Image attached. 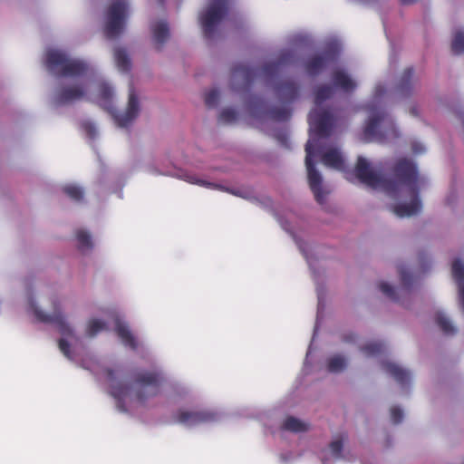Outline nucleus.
<instances>
[{"mask_svg":"<svg viewBox=\"0 0 464 464\" xmlns=\"http://www.w3.org/2000/svg\"><path fill=\"white\" fill-rule=\"evenodd\" d=\"M113 96L112 88L107 83L99 85L98 100L102 107L107 111H111V100Z\"/></svg>","mask_w":464,"mask_h":464,"instance_id":"21","label":"nucleus"},{"mask_svg":"<svg viewBox=\"0 0 464 464\" xmlns=\"http://www.w3.org/2000/svg\"><path fill=\"white\" fill-rule=\"evenodd\" d=\"M283 429L293 432H302L308 430V425L305 422L290 416L284 420Z\"/></svg>","mask_w":464,"mask_h":464,"instance_id":"25","label":"nucleus"},{"mask_svg":"<svg viewBox=\"0 0 464 464\" xmlns=\"http://www.w3.org/2000/svg\"><path fill=\"white\" fill-rule=\"evenodd\" d=\"M346 340H347V341H353V337H352V336H351L350 338H347Z\"/></svg>","mask_w":464,"mask_h":464,"instance_id":"48","label":"nucleus"},{"mask_svg":"<svg viewBox=\"0 0 464 464\" xmlns=\"http://www.w3.org/2000/svg\"><path fill=\"white\" fill-rule=\"evenodd\" d=\"M215 420L216 414L208 411H187L180 409L174 415L175 422L188 427L211 422Z\"/></svg>","mask_w":464,"mask_h":464,"instance_id":"10","label":"nucleus"},{"mask_svg":"<svg viewBox=\"0 0 464 464\" xmlns=\"http://www.w3.org/2000/svg\"><path fill=\"white\" fill-rule=\"evenodd\" d=\"M104 372L110 382L111 394L117 401V408L122 412L127 411L124 399L129 395L130 387L129 384L118 380V376L121 372V369L106 368Z\"/></svg>","mask_w":464,"mask_h":464,"instance_id":"7","label":"nucleus"},{"mask_svg":"<svg viewBox=\"0 0 464 464\" xmlns=\"http://www.w3.org/2000/svg\"><path fill=\"white\" fill-rule=\"evenodd\" d=\"M275 138L280 143V145H282L283 147H285L286 149H290V146H289V137H288V134H287L286 131L277 132L275 135Z\"/></svg>","mask_w":464,"mask_h":464,"instance_id":"42","label":"nucleus"},{"mask_svg":"<svg viewBox=\"0 0 464 464\" xmlns=\"http://www.w3.org/2000/svg\"><path fill=\"white\" fill-rule=\"evenodd\" d=\"M189 182L193 183V184H198L200 186H205V187H218L217 185H214L210 182L204 181L202 179H198L195 177H189Z\"/></svg>","mask_w":464,"mask_h":464,"instance_id":"43","label":"nucleus"},{"mask_svg":"<svg viewBox=\"0 0 464 464\" xmlns=\"http://www.w3.org/2000/svg\"><path fill=\"white\" fill-rule=\"evenodd\" d=\"M330 450L334 456L340 457L343 450V440H335L330 443Z\"/></svg>","mask_w":464,"mask_h":464,"instance_id":"41","label":"nucleus"},{"mask_svg":"<svg viewBox=\"0 0 464 464\" xmlns=\"http://www.w3.org/2000/svg\"><path fill=\"white\" fill-rule=\"evenodd\" d=\"M219 99V93L217 90L213 89L205 94V104L208 108H214L217 106Z\"/></svg>","mask_w":464,"mask_h":464,"instance_id":"35","label":"nucleus"},{"mask_svg":"<svg viewBox=\"0 0 464 464\" xmlns=\"http://www.w3.org/2000/svg\"><path fill=\"white\" fill-rule=\"evenodd\" d=\"M379 289L381 290V292L383 295H385L391 300L395 301V302L398 301L395 290L388 283H385V282L380 283Z\"/></svg>","mask_w":464,"mask_h":464,"instance_id":"37","label":"nucleus"},{"mask_svg":"<svg viewBox=\"0 0 464 464\" xmlns=\"http://www.w3.org/2000/svg\"><path fill=\"white\" fill-rule=\"evenodd\" d=\"M237 120V112L233 109H224L219 114V121L224 123H232Z\"/></svg>","mask_w":464,"mask_h":464,"instance_id":"36","label":"nucleus"},{"mask_svg":"<svg viewBox=\"0 0 464 464\" xmlns=\"http://www.w3.org/2000/svg\"><path fill=\"white\" fill-rule=\"evenodd\" d=\"M45 66L49 72L60 77H78L88 72V64L83 61L70 59L58 50H49L45 54Z\"/></svg>","mask_w":464,"mask_h":464,"instance_id":"4","label":"nucleus"},{"mask_svg":"<svg viewBox=\"0 0 464 464\" xmlns=\"http://www.w3.org/2000/svg\"><path fill=\"white\" fill-rule=\"evenodd\" d=\"M339 50L336 46H328L321 53L314 54L304 63L306 72L311 76L319 74L329 63L336 61Z\"/></svg>","mask_w":464,"mask_h":464,"instance_id":"8","label":"nucleus"},{"mask_svg":"<svg viewBox=\"0 0 464 464\" xmlns=\"http://www.w3.org/2000/svg\"><path fill=\"white\" fill-rule=\"evenodd\" d=\"M276 92L283 102H292L298 96V86L293 81H284L276 86Z\"/></svg>","mask_w":464,"mask_h":464,"instance_id":"16","label":"nucleus"},{"mask_svg":"<svg viewBox=\"0 0 464 464\" xmlns=\"http://www.w3.org/2000/svg\"><path fill=\"white\" fill-rule=\"evenodd\" d=\"M411 113L413 116H417V115H418V113H417V110H416V108H412V109L411 110Z\"/></svg>","mask_w":464,"mask_h":464,"instance_id":"47","label":"nucleus"},{"mask_svg":"<svg viewBox=\"0 0 464 464\" xmlns=\"http://www.w3.org/2000/svg\"><path fill=\"white\" fill-rule=\"evenodd\" d=\"M58 346H59L60 351L63 353V355L66 358H68V359L72 358L71 348H70V343L65 339L61 338L58 341Z\"/></svg>","mask_w":464,"mask_h":464,"instance_id":"39","label":"nucleus"},{"mask_svg":"<svg viewBox=\"0 0 464 464\" xmlns=\"http://www.w3.org/2000/svg\"><path fill=\"white\" fill-rule=\"evenodd\" d=\"M294 53L290 50L282 51L275 62L266 63L262 67V73L265 77L270 78L277 74L280 71V67L294 61Z\"/></svg>","mask_w":464,"mask_h":464,"instance_id":"14","label":"nucleus"},{"mask_svg":"<svg viewBox=\"0 0 464 464\" xmlns=\"http://www.w3.org/2000/svg\"><path fill=\"white\" fill-rule=\"evenodd\" d=\"M413 69L407 68L402 72L399 83H398V89L402 94H408L411 88V80L413 77Z\"/></svg>","mask_w":464,"mask_h":464,"instance_id":"24","label":"nucleus"},{"mask_svg":"<svg viewBox=\"0 0 464 464\" xmlns=\"http://www.w3.org/2000/svg\"><path fill=\"white\" fill-rule=\"evenodd\" d=\"M105 328V323L98 320V319H92L89 322L88 327H87V334L90 337H93L96 335L99 332L102 331Z\"/></svg>","mask_w":464,"mask_h":464,"instance_id":"34","label":"nucleus"},{"mask_svg":"<svg viewBox=\"0 0 464 464\" xmlns=\"http://www.w3.org/2000/svg\"><path fill=\"white\" fill-rule=\"evenodd\" d=\"M76 238L78 241V247L81 251L92 248V241L91 236L86 231L82 229L78 230L76 232Z\"/></svg>","mask_w":464,"mask_h":464,"instance_id":"29","label":"nucleus"},{"mask_svg":"<svg viewBox=\"0 0 464 464\" xmlns=\"http://www.w3.org/2000/svg\"><path fill=\"white\" fill-rule=\"evenodd\" d=\"M140 111L139 99L135 89L130 85L129 90V101L126 111L124 113H117L114 119L120 127L129 126L138 116Z\"/></svg>","mask_w":464,"mask_h":464,"instance_id":"13","label":"nucleus"},{"mask_svg":"<svg viewBox=\"0 0 464 464\" xmlns=\"http://www.w3.org/2000/svg\"><path fill=\"white\" fill-rule=\"evenodd\" d=\"M334 95V88L330 85L318 86L314 92V102L319 105Z\"/></svg>","mask_w":464,"mask_h":464,"instance_id":"27","label":"nucleus"},{"mask_svg":"<svg viewBox=\"0 0 464 464\" xmlns=\"http://www.w3.org/2000/svg\"><path fill=\"white\" fill-rule=\"evenodd\" d=\"M129 5L126 0H115L108 7L104 25L107 39L117 38L124 30Z\"/></svg>","mask_w":464,"mask_h":464,"instance_id":"6","label":"nucleus"},{"mask_svg":"<svg viewBox=\"0 0 464 464\" xmlns=\"http://www.w3.org/2000/svg\"><path fill=\"white\" fill-rule=\"evenodd\" d=\"M34 316L39 322L53 324L57 326L59 333L63 336H72L73 331L67 324L63 314L61 312L55 311L52 314H45L34 304H31Z\"/></svg>","mask_w":464,"mask_h":464,"instance_id":"11","label":"nucleus"},{"mask_svg":"<svg viewBox=\"0 0 464 464\" xmlns=\"http://www.w3.org/2000/svg\"><path fill=\"white\" fill-rule=\"evenodd\" d=\"M424 148L422 145L420 144H413L412 145V151L415 153V154H420V153H422L424 151Z\"/></svg>","mask_w":464,"mask_h":464,"instance_id":"45","label":"nucleus"},{"mask_svg":"<svg viewBox=\"0 0 464 464\" xmlns=\"http://www.w3.org/2000/svg\"><path fill=\"white\" fill-rule=\"evenodd\" d=\"M233 73L236 76H240L244 79L246 84L251 83L257 76L258 72L256 68L249 67L244 64L235 66Z\"/></svg>","mask_w":464,"mask_h":464,"instance_id":"22","label":"nucleus"},{"mask_svg":"<svg viewBox=\"0 0 464 464\" xmlns=\"http://www.w3.org/2000/svg\"><path fill=\"white\" fill-rule=\"evenodd\" d=\"M391 419L394 424L400 423L403 419V412L399 407H392L391 409Z\"/></svg>","mask_w":464,"mask_h":464,"instance_id":"40","label":"nucleus"},{"mask_svg":"<svg viewBox=\"0 0 464 464\" xmlns=\"http://www.w3.org/2000/svg\"><path fill=\"white\" fill-rule=\"evenodd\" d=\"M435 322L445 334L450 335L456 333L455 327L442 313H438L436 314Z\"/></svg>","mask_w":464,"mask_h":464,"instance_id":"26","label":"nucleus"},{"mask_svg":"<svg viewBox=\"0 0 464 464\" xmlns=\"http://www.w3.org/2000/svg\"><path fill=\"white\" fill-rule=\"evenodd\" d=\"M417 0H401V3L402 5H412L416 2Z\"/></svg>","mask_w":464,"mask_h":464,"instance_id":"46","label":"nucleus"},{"mask_svg":"<svg viewBox=\"0 0 464 464\" xmlns=\"http://www.w3.org/2000/svg\"><path fill=\"white\" fill-rule=\"evenodd\" d=\"M63 192L72 200L81 201L83 198L82 188L76 185H67L63 188Z\"/></svg>","mask_w":464,"mask_h":464,"instance_id":"32","label":"nucleus"},{"mask_svg":"<svg viewBox=\"0 0 464 464\" xmlns=\"http://www.w3.org/2000/svg\"><path fill=\"white\" fill-rule=\"evenodd\" d=\"M333 85L345 93L353 92L356 88V82L343 70L338 69L332 73Z\"/></svg>","mask_w":464,"mask_h":464,"instance_id":"15","label":"nucleus"},{"mask_svg":"<svg viewBox=\"0 0 464 464\" xmlns=\"http://www.w3.org/2000/svg\"><path fill=\"white\" fill-rule=\"evenodd\" d=\"M346 360L342 355H334L328 360L327 369L331 372H342L346 367Z\"/></svg>","mask_w":464,"mask_h":464,"instance_id":"28","label":"nucleus"},{"mask_svg":"<svg viewBox=\"0 0 464 464\" xmlns=\"http://www.w3.org/2000/svg\"><path fill=\"white\" fill-rule=\"evenodd\" d=\"M382 369L390 374L394 380L401 385H406L411 381V374L408 371L402 369L399 365L391 362H383Z\"/></svg>","mask_w":464,"mask_h":464,"instance_id":"18","label":"nucleus"},{"mask_svg":"<svg viewBox=\"0 0 464 464\" xmlns=\"http://www.w3.org/2000/svg\"><path fill=\"white\" fill-rule=\"evenodd\" d=\"M152 34L157 49H160L169 37L168 24L165 21H159L152 26Z\"/></svg>","mask_w":464,"mask_h":464,"instance_id":"19","label":"nucleus"},{"mask_svg":"<svg viewBox=\"0 0 464 464\" xmlns=\"http://www.w3.org/2000/svg\"><path fill=\"white\" fill-rule=\"evenodd\" d=\"M269 116L276 121H287L291 117V111L286 108L274 107L269 110Z\"/></svg>","mask_w":464,"mask_h":464,"instance_id":"30","label":"nucleus"},{"mask_svg":"<svg viewBox=\"0 0 464 464\" xmlns=\"http://www.w3.org/2000/svg\"><path fill=\"white\" fill-rule=\"evenodd\" d=\"M334 121V116L328 110L314 109L309 113V123L317 138H310L305 145V166L309 187L315 200L321 205L324 203L328 192L323 188V179L315 169L313 158L315 153H322L319 139L328 138L331 135Z\"/></svg>","mask_w":464,"mask_h":464,"instance_id":"2","label":"nucleus"},{"mask_svg":"<svg viewBox=\"0 0 464 464\" xmlns=\"http://www.w3.org/2000/svg\"><path fill=\"white\" fill-rule=\"evenodd\" d=\"M117 335L121 340L124 345L135 350L138 346L137 342L129 327L121 322H118L115 327Z\"/></svg>","mask_w":464,"mask_h":464,"instance_id":"20","label":"nucleus"},{"mask_svg":"<svg viewBox=\"0 0 464 464\" xmlns=\"http://www.w3.org/2000/svg\"><path fill=\"white\" fill-rule=\"evenodd\" d=\"M114 59L120 71L127 72L130 70V60L125 49L116 48L114 50Z\"/></svg>","mask_w":464,"mask_h":464,"instance_id":"23","label":"nucleus"},{"mask_svg":"<svg viewBox=\"0 0 464 464\" xmlns=\"http://www.w3.org/2000/svg\"><path fill=\"white\" fill-rule=\"evenodd\" d=\"M86 91V87L83 84L61 86L55 92V103L63 105L82 100L85 97Z\"/></svg>","mask_w":464,"mask_h":464,"instance_id":"12","label":"nucleus"},{"mask_svg":"<svg viewBox=\"0 0 464 464\" xmlns=\"http://www.w3.org/2000/svg\"><path fill=\"white\" fill-rule=\"evenodd\" d=\"M371 115L363 129L362 140L364 142H383L386 135L379 130L380 124L385 121L387 114L382 110H374L370 107Z\"/></svg>","mask_w":464,"mask_h":464,"instance_id":"9","label":"nucleus"},{"mask_svg":"<svg viewBox=\"0 0 464 464\" xmlns=\"http://www.w3.org/2000/svg\"><path fill=\"white\" fill-rule=\"evenodd\" d=\"M452 277L458 285L459 304L464 313V264L459 259L452 263Z\"/></svg>","mask_w":464,"mask_h":464,"instance_id":"17","label":"nucleus"},{"mask_svg":"<svg viewBox=\"0 0 464 464\" xmlns=\"http://www.w3.org/2000/svg\"><path fill=\"white\" fill-rule=\"evenodd\" d=\"M164 0H159L160 3H163Z\"/></svg>","mask_w":464,"mask_h":464,"instance_id":"49","label":"nucleus"},{"mask_svg":"<svg viewBox=\"0 0 464 464\" xmlns=\"http://www.w3.org/2000/svg\"><path fill=\"white\" fill-rule=\"evenodd\" d=\"M84 129L91 138H93L95 136L96 130H95V128L92 124H90V123L85 124Z\"/></svg>","mask_w":464,"mask_h":464,"instance_id":"44","label":"nucleus"},{"mask_svg":"<svg viewBox=\"0 0 464 464\" xmlns=\"http://www.w3.org/2000/svg\"><path fill=\"white\" fill-rule=\"evenodd\" d=\"M399 274L403 288L408 289L412 282L411 275L403 267L399 268Z\"/></svg>","mask_w":464,"mask_h":464,"instance_id":"38","label":"nucleus"},{"mask_svg":"<svg viewBox=\"0 0 464 464\" xmlns=\"http://www.w3.org/2000/svg\"><path fill=\"white\" fill-rule=\"evenodd\" d=\"M323 163L330 168L344 172L345 179L361 183L372 188H381L394 199L408 197L409 204H397L392 207L393 213L399 218L411 217L421 209L419 197L420 181L416 165L406 158L399 159L393 165V177L386 179L374 171L370 163L362 156H359L353 170H347L343 156L336 149H331L322 155Z\"/></svg>","mask_w":464,"mask_h":464,"instance_id":"1","label":"nucleus"},{"mask_svg":"<svg viewBox=\"0 0 464 464\" xmlns=\"http://www.w3.org/2000/svg\"><path fill=\"white\" fill-rule=\"evenodd\" d=\"M165 378L158 369L139 370L132 373L134 396L138 402L144 404L158 396Z\"/></svg>","mask_w":464,"mask_h":464,"instance_id":"3","label":"nucleus"},{"mask_svg":"<svg viewBox=\"0 0 464 464\" xmlns=\"http://www.w3.org/2000/svg\"><path fill=\"white\" fill-rule=\"evenodd\" d=\"M384 349L385 345L382 342H372L361 348L362 352L367 356H376L382 353Z\"/></svg>","mask_w":464,"mask_h":464,"instance_id":"31","label":"nucleus"},{"mask_svg":"<svg viewBox=\"0 0 464 464\" xmlns=\"http://www.w3.org/2000/svg\"><path fill=\"white\" fill-rule=\"evenodd\" d=\"M228 14L227 0H212L204 11L199 14L198 22L202 34L207 40H212L218 24Z\"/></svg>","mask_w":464,"mask_h":464,"instance_id":"5","label":"nucleus"},{"mask_svg":"<svg viewBox=\"0 0 464 464\" xmlns=\"http://www.w3.org/2000/svg\"><path fill=\"white\" fill-rule=\"evenodd\" d=\"M451 50L455 54L464 52V32H457L451 44Z\"/></svg>","mask_w":464,"mask_h":464,"instance_id":"33","label":"nucleus"}]
</instances>
